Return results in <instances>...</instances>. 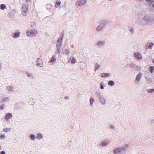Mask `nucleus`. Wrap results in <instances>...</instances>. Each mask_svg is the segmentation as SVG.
I'll use <instances>...</instances> for the list:
<instances>
[{
	"label": "nucleus",
	"instance_id": "25",
	"mask_svg": "<svg viewBox=\"0 0 154 154\" xmlns=\"http://www.w3.org/2000/svg\"><path fill=\"white\" fill-rule=\"evenodd\" d=\"M153 45V44L152 43H149V48L150 49H152V46Z\"/></svg>",
	"mask_w": 154,
	"mask_h": 154
},
{
	"label": "nucleus",
	"instance_id": "7",
	"mask_svg": "<svg viewBox=\"0 0 154 154\" xmlns=\"http://www.w3.org/2000/svg\"><path fill=\"white\" fill-rule=\"evenodd\" d=\"M12 117V115L11 113H8L6 114L5 116V119L6 120H8L9 119L11 118Z\"/></svg>",
	"mask_w": 154,
	"mask_h": 154
},
{
	"label": "nucleus",
	"instance_id": "40",
	"mask_svg": "<svg viewBox=\"0 0 154 154\" xmlns=\"http://www.w3.org/2000/svg\"><path fill=\"white\" fill-rule=\"evenodd\" d=\"M65 99H67V97H65Z\"/></svg>",
	"mask_w": 154,
	"mask_h": 154
},
{
	"label": "nucleus",
	"instance_id": "24",
	"mask_svg": "<svg viewBox=\"0 0 154 154\" xmlns=\"http://www.w3.org/2000/svg\"><path fill=\"white\" fill-rule=\"evenodd\" d=\"M147 91H148V93H152V92H154V89H148L147 90Z\"/></svg>",
	"mask_w": 154,
	"mask_h": 154
},
{
	"label": "nucleus",
	"instance_id": "26",
	"mask_svg": "<svg viewBox=\"0 0 154 154\" xmlns=\"http://www.w3.org/2000/svg\"><path fill=\"white\" fill-rule=\"evenodd\" d=\"M120 151H121V150L120 149H116V150H114V152L115 153H119L120 152Z\"/></svg>",
	"mask_w": 154,
	"mask_h": 154
},
{
	"label": "nucleus",
	"instance_id": "18",
	"mask_svg": "<svg viewBox=\"0 0 154 154\" xmlns=\"http://www.w3.org/2000/svg\"><path fill=\"white\" fill-rule=\"evenodd\" d=\"M149 70H150V72L151 73H152L153 72V70L154 69L153 66H150L149 67Z\"/></svg>",
	"mask_w": 154,
	"mask_h": 154
},
{
	"label": "nucleus",
	"instance_id": "9",
	"mask_svg": "<svg viewBox=\"0 0 154 154\" xmlns=\"http://www.w3.org/2000/svg\"><path fill=\"white\" fill-rule=\"evenodd\" d=\"M20 34L19 32H15L13 34V38H16L19 36Z\"/></svg>",
	"mask_w": 154,
	"mask_h": 154
},
{
	"label": "nucleus",
	"instance_id": "37",
	"mask_svg": "<svg viewBox=\"0 0 154 154\" xmlns=\"http://www.w3.org/2000/svg\"><path fill=\"white\" fill-rule=\"evenodd\" d=\"M152 62L154 63V60H152Z\"/></svg>",
	"mask_w": 154,
	"mask_h": 154
},
{
	"label": "nucleus",
	"instance_id": "39",
	"mask_svg": "<svg viewBox=\"0 0 154 154\" xmlns=\"http://www.w3.org/2000/svg\"><path fill=\"white\" fill-rule=\"evenodd\" d=\"M65 99H67V97H65Z\"/></svg>",
	"mask_w": 154,
	"mask_h": 154
},
{
	"label": "nucleus",
	"instance_id": "32",
	"mask_svg": "<svg viewBox=\"0 0 154 154\" xmlns=\"http://www.w3.org/2000/svg\"><path fill=\"white\" fill-rule=\"evenodd\" d=\"M146 1H149L150 2H153L154 0H146Z\"/></svg>",
	"mask_w": 154,
	"mask_h": 154
},
{
	"label": "nucleus",
	"instance_id": "14",
	"mask_svg": "<svg viewBox=\"0 0 154 154\" xmlns=\"http://www.w3.org/2000/svg\"><path fill=\"white\" fill-rule=\"evenodd\" d=\"M6 5L5 4H2L0 5V8L1 10H4L6 8Z\"/></svg>",
	"mask_w": 154,
	"mask_h": 154
},
{
	"label": "nucleus",
	"instance_id": "21",
	"mask_svg": "<svg viewBox=\"0 0 154 154\" xmlns=\"http://www.w3.org/2000/svg\"><path fill=\"white\" fill-rule=\"evenodd\" d=\"M97 29L98 31H100L102 29V27L101 26H99L97 28Z\"/></svg>",
	"mask_w": 154,
	"mask_h": 154
},
{
	"label": "nucleus",
	"instance_id": "11",
	"mask_svg": "<svg viewBox=\"0 0 154 154\" xmlns=\"http://www.w3.org/2000/svg\"><path fill=\"white\" fill-rule=\"evenodd\" d=\"M141 76V73H139L136 76V80H137L139 81L140 79Z\"/></svg>",
	"mask_w": 154,
	"mask_h": 154
},
{
	"label": "nucleus",
	"instance_id": "31",
	"mask_svg": "<svg viewBox=\"0 0 154 154\" xmlns=\"http://www.w3.org/2000/svg\"><path fill=\"white\" fill-rule=\"evenodd\" d=\"M27 76L29 77H30L31 76V74L29 73H27Z\"/></svg>",
	"mask_w": 154,
	"mask_h": 154
},
{
	"label": "nucleus",
	"instance_id": "34",
	"mask_svg": "<svg viewBox=\"0 0 154 154\" xmlns=\"http://www.w3.org/2000/svg\"><path fill=\"white\" fill-rule=\"evenodd\" d=\"M100 88H101V89H103V86L102 85H101V86Z\"/></svg>",
	"mask_w": 154,
	"mask_h": 154
},
{
	"label": "nucleus",
	"instance_id": "20",
	"mask_svg": "<svg viewBox=\"0 0 154 154\" xmlns=\"http://www.w3.org/2000/svg\"><path fill=\"white\" fill-rule=\"evenodd\" d=\"M94 100L93 99H92V98H91L90 99V105L91 106H92L93 103L94 102Z\"/></svg>",
	"mask_w": 154,
	"mask_h": 154
},
{
	"label": "nucleus",
	"instance_id": "22",
	"mask_svg": "<svg viewBox=\"0 0 154 154\" xmlns=\"http://www.w3.org/2000/svg\"><path fill=\"white\" fill-rule=\"evenodd\" d=\"M76 62L75 59L74 58H72L71 60L72 63H75Z\"/></svg>",
	"mask_w": 154,
	"mask_h": 154
},
{
	"label": "nucleus",
	"instance_id": "13",
	"mask_svg": "<svg viewBox=\"0 0 154 154\" xmlns=\"http://www.w3.org/2000/svg\"><path fill=\"white\" fill-rule=\"evenodd\" d=\"M61 45V44H57V51H58V53H59L60 52L59 51L60 50V46Z\"/></svg>",
	"mask_w": 154,
	"mask_h": 154
},
{
	"label": "nucleus",
	"instance_id": "10",
	"mask_svg": "<svg viewBox=\"0 0 154 154\" xmlns=\"http://www.w3.org/2000/svg\"><path fill=\"white\" fill-rule=\"evenodd\" d=\"M63 39V37H61L57 40V43L58 44H61V43Z\"/></svg>",
	"mask_w": 154,
	"mask_h": 154
},
{
	"label": "nucleus",
	"instance_id": "29",
	"mask_svg": "<svg viewBox=\"0 0 154 154\" xmlns=\"http://www.w3.org/2000/svg\"><path fill=\"white\" fill-rule=\"evenodd\" d=\"M5 136L4 135L2 134L1 135L0 137L2 138H5Z\"/></svg>",
	"mask_w": 154,
	"mask_h": 154
},
{
	"label": "nucleus",
	"instance_id": "38",
	"mask_svg": "<svg viewBox=\"0 0 154 154\" xmlns=\"http://www.w3.org/2000/svg\"><path fill=\"white\" fill-rule=\"evenodd\" d=\"M26 0V2H27V1H28V0Z\"/></svg>",
	"mask_w": 154,
	"mask_h": 154
},
{
	"label": "nucleus",
	"instance_id": "1",
	"mask_svg": "<svg viewBox=\"0 0 154 154\" xmlns=\"http://www.w3.org/2000/svg\"><path fill=\"white\" fill-rule=\"evenodd\" d=\"M37 33V32L36 30H31L30 31H27L26 32V35L28 36L32 37L35 36Z\"/></svg>",
	"mask_w": 154,
	"mask_h": 154
},
{
	"label": "nucleus",
	"instance_id": "23",
	"mask_svg": "<svg viewBox=\"0 0 154 154\" xmlns=\"http://www.w3.org/2000/svg\"><path fill=\"white\" fill-rule=\"evenodd\" d=\"M35 136L34 135H31L30 136V138L32 140H34L35 139Z\"/></svg>",
	"mask_w": 154,
	"mask_h": 154
},
{
	"label": "nucleus",
	"instance_id": "19",
	"mask_svg": "<svg viewBox=\"0 0 154 154\" xmlns=\"http://www.w3.org/2000/svg\"><path fill=\"white\" fill-rule=\"evenodd\" d=\"M104 42H103L99 41L97 43V45H98L99 46V45H103L104 44Z\"/></svg>",
	"mask_w": 154,
	"mask_h": 154
},
{
	"label": "nucleus",
	"instance_id": "8",
	"mask_svg": "<svg viewBox=\"0 0 154 154\" xmlns=\"http://www.w3.org/2000/svg\"><path fill=\"white\" fill-rule=\"evenodd\" d=\"M109 75V73H102L101 74V77L102 78H105L108 77Z\"/></svg>",
	"mask_w": 154,
	"mask_h": 154
},
{
	"label": "nucleus",
	"instance_id": "30",
	"mask_svg": "<svg viewBox=\"0 0 154 154\" xmlns=\"http://www.w3.org/2000/svg\"><path fill=\"white\" fill-rule=\"evenodd\" d=\"M0 154H5V152L2 151L1 152Z\"/></svg>",
	"mask_w": 154,
	"mask_h": 154
},
{
	"label": "nucleus",
	"instance_id": "17",
	"mask_svg": "<svg viewBox=\"0 0 154 154\" xmlns=\"http://www.w3.org/2000/svg\"><path fill=\"white\" fill-rule=\"evenodd\" d=\"M42 138V136L41 134H38L37 137H36V138L38 139H40L41 138Z\"/></svg>",
	"mask_w": 154,
	"mask_h": 154
},
{
	"label": "nucleus",
	"instance_id": "36",
	"mask_svg": "<svg viewBox=\"0 0 154 154\" xmlns=\"http://www.w3.org/2000/svg\"><path fill=\"white\" fill-rule=\"evenodd\" d=\"M130 31L131 32H133V31L132 29H131Z\"/></svg>",
	"mask_w": 154,
	"mask_h": 154
},
{
	"label": "nucleus",
	"instance_id": "12",
	"mask_svg": "<svg viewBox=\"0 0 154 154\" xmlns=\"http://www.w3.org/2000/svg\"><path fill=\"white\" fill-rule=\"evenodd\" d=\"M11 130V128H4L3 131L4 132H7Z\"/></svg>",
	"mask_w": 154,
	"mask_h": 154
},
{
	"label": "nucleus",
	"instance_id": "2",
	"mask_svg": "<svg viewBox=\"0 0 154 154\" xmlns=\"http://www.w3.org/2000/svg\"><path fill=\"white\" fill-rule=\"evenodd\" d=\"M134 56L135 58L137 60H141L142 58L141 55L138 52L134 53Z\"/></svg>",
	"mask_w": 154,
	"mask_h": 154
},
{
	"label": "nucleus",
	"instance_id": "16",
	"mask_svg": "<svg viewBox=\"0 0 154 154\" xmlns=\"http://www.w3.org/2000/svg\"><path fill=\"white\" fill-rule=\"evenodd\" d=\"M61 4L60 2H56V5L55 6L56 8L58 7Z\"/></svg>",
	"mask_w": 154,
	"mask_h": 154
},
{
	"label": "nucleus",
	"instance_id": "15",
	"mask_svg": "<svg viewBox=\"0 0 154 154\" xmlns=\"http://www.w3.org/2000/svg\"><path fill=\"white\" fill-rule=\"evenodd\" d=\"M114 84V82L112 81H109L108 82V84L111 86H113Z\"/></svg>",
	"mask_w": 154,
	"mask_h": 154
},
{
	"label": "nucleus",
	"instance_id": "4",
	"mask_svg": "<svg viewBox=\"0 0 154 154\" xmlns=\"http://www.w3.org/2000/svg\"><path fill=\"white\" fill-rule=\"evenodd\" d=\"M28 10V7L26 6H24L22 8V13L23 15L25 16L26 15V13Z\"/></svg>",
	"mask_w": 154,
	"mask_h": 154
},
{
	"label": "nucleus",
	"instance_id": "27",
	"mask_svg": "<svg viewBox=\"0 0 154 154\" xmlns=\"http://www.w3.org/2000/svg\"><path fill=\"white\" fill-rule=\"evenodd\" d=\"M98 66H96V69L95 70V71H96L97 69H98L100 68V65H97Z\"/></svg>",
	"mask_w": 154,
	"mask_h": 154
},
{
	"label": "nucleus",
	"instance_id": "28",
	"mask_svg": "<svg viewBox=\"0 0 154 154\" xmlns=\"http://www.w3.org/2000/svg\"><path fill=\"white\" fill-rule=\"evenodd\" d=\"M102 144L103 146H105L107 144V143H105L104 142H103Z\"/></svg>",
	"mask_w": 154,
	"mask_h": 154
},
{
	"label": "nucleus",
	"instance_id": "35",
	"mask_svg": "<svg viewBox=\"0 0 154 154\" xmlns=\"http://www.w3.org/2000/svg\"><path fill=\"white\" fill-rule=\"evenodd\" d=\"M152 7L154 8V3L152 5Z\"/></svg>",
	"mask_w": 154,
	"mask_h": 154
},
{
	"label": "nucleus",
	"instance_id": "33",
	"mask_svg": "<svg viewBox=\"0 0 154 154\" xmlns=\"http://www.w3.org/2000/svg\"><path fill=\"white\" fill-rule=\"evenodd\" d=\"M3 109V106H0V109Z\"/></svg>",
	"mask_w": 154,
	"mask_h": 154
},
{
	"label": "nucleus",
	"instance_id": "3",
	"mask_svg": "<svg viewBox=\"0 0 154 154\" xmlns=\"http://www.w3.org/2000/svg\"><path fill=\"white\" fill-rule=\"evenodd\" d=\"M86 3V0H79L77 2L76 5L79 6H81Z\"/></svg>",
	"mask_w": 154,
	"mask_h": 154
},
{
	"label": "nucleus",
	"instance_id": "5",
	"mask_svg": "<svg viewBox=\"0 0 154 154\" xmlns=\"http://www.w3.org/2000/svg\"><path fill=\"white\" fill-rule=\"evenodd\" d=\"M36 64L37 66L42 67L43 66V63L41 59L38 58L36 62Z\"/></svg>",
	"mask_w": 154,
	"mask_h": 154
},
{
	"label": "nucleus",
	"instance_id": "6",
	"mask_svg": "<svg viewBox=\"0 0 154 154\" xmlns=\"http://www.w3.org/2000/svg\"><path fill=\"white\" fill-rule=\"evenodd\" d=\"M56 60L55 56H53L51 58V60L48 61V63L53 64L55 63Z\"/></svg>",
	"mask_w": 154,
	"mask_h": 154
}]
</instances>
